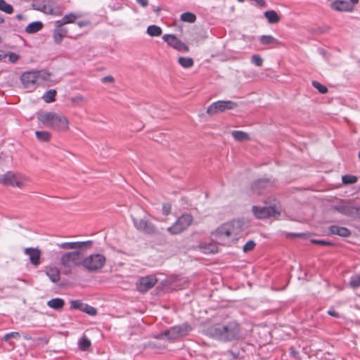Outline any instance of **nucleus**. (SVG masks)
Instances as JSON below:
<instances>
[{"label": "nucleus", "instance_id": "obj_1", "mask_svg": "<svg viewBox=\"0 0 360 360\" xmlns=\"http://www.w3.org/2000/svg\"><path fill=\"white\" fill-rule=\"evenodd\" d=\"M243 231V220L237 219L222 224L216 229L212 236L217 243L230 246L242 236Z\"/></svg>", "mask_w": 360, "mask_h": 360}, {"label": "nucleus", "instance_id": "obj_2", "mask_svg": "<svg viewBox=\"0 0 360 360\" xmlns=\"http://www.w3.org/2000/svg\"><path fill=\"white\" fill-rule=\"evenodd\" d=\"M204 333L207 336L221 342H231L241 337L240 326L236 321L210 326L205 329Z\"/></svg>", "mask_w": 360, "mask_h": 360}, {"label": "nucleus", "instance_id": "obj_3", "mask_svg": "<svg viewBox=\"0 0 360 360\" xmlns=\"http://www.w3.org/2000/svg\"><path fill=\"white\" fill-rule=\"evenodd\" d=\"M37 118L44 127L60 132H64L69 129V121L68 118L56 112H41L37 113Z\"/></svg>", "mask_w": 360, "mask_h": 360}, {"label": "nucleus", "instance_id": "obj_4", "mask_svg": "<svg viewBox=\"0 0 360 360\" xmlns=\"http://www.w3.org/2000/svg\"><path fill=\"white\" fill-rule=\"evenodd\" d=\"M83 257L80 251H72L64 253L60 257V264L65 274H69L71 269L79 265L82 266Z\"/></svg>", "mask_w": 360, "mask_h": 360}, {"label": "nucleus", "instance_id": "obj_5", "mask_svg": "<svg viewBox=\"0 0 360 360\" xmlns=\"http://www.w3.org/2000/svg\"><path fill=\"white\" fill-rule=\"evenodd\" d=\"M192 330L191 326L185 323L181 325L175 326L162 333L157 335L158 339H167L169 340H174L188 334Z\"/></svg>", "mask_w": 360, "mask_h": 360}, {"label": "nucleus", "instance_id": "obj_6", "mask_svg": "<svg viewBox=\"0 0 360 360\" xmlns=\"http://www.w3.org/2000/svg\"><path fill=\"white\" fill-rule=\"evenodd\" d=\"M106 262L105 257L99 253L91 254L82 260V266L90 272L98 271L101 269Z\"/></svg>", "mask_w": 360, "mask_h": 360}, {"label": "nucleus", "instance_id": "obj_7", "mask_svg": "<svg viewBox=\"0 0 360 360\" xmlns=\"http://www.w3.org/2000/svg\"><path fill=\"white\" fill-rule=\"evenodd\" d=\"M192 221L193 217L191 214H182L172 226L167 228V231L171 234H179L190 226Z\"/></svg>", "mask_w": 360, "mask_h": 360}, {"label": "nucleus", "instance_id": "obj_8", "mask_svg": "<svg viewBox=\"0 0 360 360\" xmlns=\"http://www.w3.org/2000/svg\"><path fill=\"white\" fill-rule=\"evenodd\" d=\"M237 106L238 104L231 101H218L214 102L207 108V113L210 115H214L218 112L235 109Z\"/></svg>", "mask_w": 360, "mask_h": 360}, {"label": "nucleus", "instance_id": "obj_9", "mask_svg": "<svg viewBox=\"0 0 360 360\" xmlns=\"http://www.w3.org/2000/svg\"><path fill=\"white\" fill-rule=\"evenodd\" d=\"M134 227L139 231L146 234H153L156 232L155 226L149 219L144 217L141 219L135 218L131 215Z\"/></svg>", "mask_w": 360, "mask_h": 360}, {"label": "nucleus", "instance_id": "obj_10", "mask_svg": "<svg viewBox=\"0 0 360 360\" xmlns=\"http://www.w3.org/2000/svg\"><path fill=\"white\" fill-rule=\"evenodd\" d=\"M26 178L19 174L8 172L0 177V183L12 186L22 187Z\"/></svg>", "mask_w": 360, "mask_h": 360}, {"label": "nucleus", "instance_id": "obj_11", "mask_svg": "<svg viewBox=\"0 0 360 360\" xmlns=\"http://www.w3.org/2000/svg\"><path fill=\"white\" fill-rule=\"evenodd\" d=\"M252 212L254 215L258 219H265L267 217H277L280 215V212L273 206L259 207L253 206Z\"/></svg>", "mask_w": 360, "mask_h": 360}, {"label": "nucleus", "instance_id": "obj_12", "mask_svg": "<svg viewBox=\"0 0 360 360\" xmlns=\"http://www.w3.org/2000/svg\"><path fill=\"white\" fill-rule=\"evenodd\" d=\"M21 82L25 89L28 91L35 89L38 84L36 71H29L24 72L20 77Z\"/></svg>", "mask_w": 360, "mask_h": 360}, {"label": "nucleus", "instance_id": "obj_13", "mask_svg": "<svg viewBox=\"0 0 360 360\" xmlns=\"http://www.w3.org/2000/svg\"><path fill=\"white\" fill-rule=\"evenodd\" d=\"M163 39L166 41L170 46L173 49L181 51H184L185 52L189 51L188 46L182 42L181 40L176 38V37L174 34H165L163 36Z\"/></svg>", "mask_w": 360, "mask_h": 360}, {"label": "nucleus", "instance_id": "obj_14", "mask_svg": "<svg viewBox=\"0 0 360 360\" xmlns=\"http://www.w3.org/2000/svg\"><path fill=\"white\" fill-rule=\"evenodd\" d=\"M158 280L154 276H148L141 278L136 283L137 290L139 292H146L152 288Z\"/></svg>", "mask_w": 360, "mask_h": 360}, {"label": "nucleus", "instance_id": "obj_15", "mask_svg": "<svg viewBox=\"0 0 360 360\" xmlns=\"http://www.w3.org/2000/svg\"><path fill=\"white\" fill-rule=\"evenodd\" d=\"M54 26L55 29L53 32V41L56 44H60L63 39L67 37L68 31L66 27H63V25H62L61 22H59L57 20L55 22Z\"/></svg>", "mask_w": 360, "mask_h": 360}, {"label": "nucleus", "instance_id": "obj_16", "mask_svg": "<svg viewBox=\"0 0 360 360\" xmlns=\"http://www.w3.org/2000/svg\"><path fill=\"white\" fill-rule=\"evenodd\" d=\"M91 243V241L65 242L58 244V246L63 250H75V251H79L80 250L89 247Z\"/></svg>", "mask_w": 360, "mask_h": 360}, {"label": "nucleus", "instance_id": "obj_17", "mask_svg": "<svg viewBox=\"0 0 360 360\" xmlns=\"http://www.w3.org/2000/svg\"><path fill=\"white\" fill-rule=\"evenodd\" d=\"M332 9L340 12H349L353 9V6L344 0H336L330 4Z\"/></svg>", "mask_w": 360, "mask_h": 360}, {"label": "nucleus", "instance_id": "obj_18", "mask_svg": "<svg viewBox=\"0 0 360 360\" xmlns=\"http://www.w3.org/2000/svg\"><path fill=\"white\" fill-rule=\"evenodd\" d=\"M25 254L29 256L32 264L34 266L39 264L41 251L38 248H27L25 249Z\"/></svg>", "mask_w": 360, "mask_h": 360}, {"label": "nucleus", "instance_id": "obj_19", "mask_svg": "<svg viewBox=\"0 0 360 360\" xmlns=\"http://www.w3.org/2000/svg\"><path fill=\"white\" fill-rule=\"evenodd\" d=\"M332 209L347 217H352L354 216V206L348 203L334 205Z\"/></svg>", "mask_w": 360, "mask_h": 360}, {"label": "nucleus", "instance_id": "obj_20", "mask_svg": "<svg viewBox=\"0 0 360 360\" xmlns=\"http://www.w3.org/2000/svg\"><path fill=\"white\" fill-rule=\"evenodd\" d=\"M328 231L329 234L337 235L342 238H348L352 234L351 231L347 228L336 225L330 226Z\"/></svg>", "mask_w": 360, "mask_h": 360}, {"label": "nucleus", "instance_id": "obj_21", "mask_svg": "<svg viewBox=\"0 0 360 360\" xmlns=\"http://www.w3.org/2000/svg\"><path fill=\"white\" fill-rule=\"evenodd\" d=\"M46 276L53 283H56L60 280V271L58 268L49 266L46 271Z\"/></svg>", "mask_w": 360, "mask_h": 360}, {"label": "nucleus", "instance_id": "obj_22", "mask_svg": "<svg viewBox=\"0 0 360 360\" xmlns=\"http://www.w3.org/2000/svg\"><path fill=\"white\" fill-rule=\"evenodd\" d=\"M270 185L271 182L268 179H259L254 182L252 188L255 192L260 193L262 188H267Z\"/></svg>", "mask_w": 360, "mask_h": 360}, {"label": "nucleus", "instance_id": "obj_23", "mask_svg": "<svg viewBox=\"0 0 360 360\" xmlns=\"http://www.w3.org/2000/svg\"><path fill=\"white\" fill-rule=\"evenodd\" d=\"M259 41L263 45L278 46L281 44V42L271 35L261 36Z\"/></svg>", "mask_w": 360, "mask_h": 360}, {"label": "nucleus", "instance_id": "obj_24", "mask_svg": "<svg viewBox=\"0 0 360 360\" xmlns=\"http://www.w3.org/2000/svg\"><path fill=\"white\" fill-rule=\"evenodd\" d=\"M47 305L53 309L60 310L65 305V301L61 298H53L47 302Z\"/></svg>", "mask_w": 360, "mask_h": 360}, {"label": "nucleus", "instance_id": "obj_25", "mask_svg": "<svg viewBox=\"0 0 360 360\" xmlns=\"http://www.w3.org/2000/svg\"><path fill=\"white\" fill-rule=\"evenodd\" d=\"M200 248L205 254H214L218 252V247L214 243H203L200 245Z\"/></svg>", "mask_w": 360, "mask_h": 360}, {"label": "nucleus", "instance_id": "obj_26", "mask_svg": "<svg viewBox=\"0 0 360 360\" xmlns=\"http://www.w3.org/2000/svg\"><path fill=\"white\" fill-rule=\"evenodd\" d=\"M43 27V24L40 21H35L30 23L25 27V32L28 34H34L39 30H41Z\"/></svg>", "mask_w": 360, "mask_h": 360}, {"label": "nucleus", "instance_id": "obj_27", "mask_svg": "<svg viewBox=\"0 0 360 360\" xmlns=\"http://www.w3.org/2000/svg\"><path fill=\"white\" fill-rule=\"evenodd\" d=\"M32 7L33 9L46 14L49 7V4H45L44 0H34L32 3Z\"/></svg>", "mask_w": 360, "mask_h": 360}, {"label": "nucleus", "instance_id": "obj_28", "mask_svg": "<svg viewBox=\"0 0 360 360\" xmlns=\"http://www.w3.org/2000/svg\"><path fill=\"white\" fill-rule=\"evenodd\" d=\"M36 72L39 84L41 83H47L50 81V77L51 76V72L44 70L36 71Z\"/></svg>", "mask_w": 360, "mask_h": 360}, {"label": "nucleus", "instance_id": "obj_29", "mask_svg": "<svg viewBox=\"0 0 360 360\" xmlns=\"http://www.w3.org/2000/svg\"><path fill=\"white\" fill-rule=\"evenodd\" d=\"M264 16L267 19L268 22L271 24H276L281 20V18L278 13L273 10L265 11Z\"/></svg>", "mask_w": 360, "mask_h": 360}, {"label": "nucleus", "instance_id": "obj_30", "mask_svg": "<svg viewBox=\"0 0 360 360\" xmlns=\"http://www.w3.org/2000/svg\"><path fill=\"white\" fill-rule=\"evenodd\" d=\"M62 11H60L59 6L53 2L49 3V7L46 14L53 15L55 16H58L62 14Z\"/></svg>", "mask_w": 360, "mask_h": 360}, {"label": "nucleus", "instance_id": "obj_31", "mask_svg": "<svg viewBox=\"0 0 360 360\" xmlns=\"http://www.w3.org/2000/svg\"><path fill=\"white\" fill-rule=\"evenodd\" d=\"M79 17V15H77L73 13H70L65 15L61 20H58V21L64 25L65 24L74 22Z\"/></svg>", "mask_w": 360, "mask_h": 360}, {"label": "nucleus", "instance_id": "obj_32", "mask_svg": "<svg viewBox=\"0 0 360 360\" xmlns=\"http://www.w3.org/2000/svg\"><path fill=\"white\" fill-rule=\"evenodd\" d=\"M178 63L181 67H183L184 68H191L194 64V62H193V60L192 58L183 57V56L179 57L178 58Z\"/></svg>", "mask_w": 360, "mask_h": 360}, {"label": "nucleus", "instance_id": "obj_33", "mask_svg": "<svg viewBox=\"0 0 360 360\" xmlns=\"http://www.w3.org/2000/svg\"><path fill=\"white\" fill-rule=\"evenodd\" d=\"M231 134L233 137L238 141H244L250 139L249 135L242 131H233Z\"/></svg>", "mask_w": 360, "mask_h": 360}, {"label": "nucleus", "instance_id": "obj_34", "mask_svg": "<svg viewBox=\"0 0 360 360\" xmlns=\"http://www.w3.org/2000/svg\"><path fill=\"white\" fill-rule=\"evenodd\" d=\"M147 34L151 37H158L162 34V29L157 25H150L147 28Z\"/></svg>", "mask_w": 360, "mask_h": 360}, {"label": "nucleus", "instance_id": "obj_35", "mask_svg": "<svg viewBox=\"0 0 360 360\" xmlns=\"http://www.w3.org/2000/svg\"><path fill=\"white\" fill-rule=\"evenodd\" d=\"M56 95V91L55 89H50L44 93L42 96V99L46 103H51L55 101V97Z\"/></svg>", "mask_w": 360, "mask_h": 360}, {"label": "nucleus", "instance_id": "obj_36", "mask_svg": "<svg viewBox=\"0 0 360 360\" xmlns=\"http://www.w3.org/2000/svg\"><path fill=\"white\" fill-rule=\"evenodd\" d=\"M35 135L39 141L44 142L49 141L51 136L47 131H37Z\"/></svg>", "mask_w": 360, "mask_h": 360}, {"label": "nucleus", "instance_id": "obj_37", "mask_svg": "<svg viewBox=\"0 0 360 360\" xmlns=\"http://www.w3.org/2000/svg\"><path fill=\"white\" fill-rule=\"evenodd\" d=\"M180 18L184 22L193 23L196 20V15L191 12H185L181 15Z\"/></svg>", "mask_w": 360, "mask_h": 360}, {"label": "nucleus", "instance_id": "obj_38", "mask_svg": "<svg viewBox=\"0 0 360 360\" xmlns=\"http://www.w3.org/2000/svg\"><path fill=\"white\" fill-rule=\"evenodd\" d=\"M79 347L82 351H86L91 346V341L86 336H83L78 342Z\"/></svg>", "mask_w": 360, "mask_h": 360}, {"label": "nucleus", "instance_id": "obj_39", "mask_svg": "<svg viewBox=\"0 0 360 360\" xmlns=\"http://www.w3.org/2000/svg\"><path fill=\"white\" fill-rule=\"evenodd\" d=\"M0 11L7 14H12L13 13V7L6 3L5 0H0Z\"/></svg>", "mask_w": 360, "mask_h": 360}, {"label": "nucleus", "instance_id": "obj_40", "mask_svg": "<svg viewBox=\"0 0 360 360\" xmlns=\"http://www.w3.org/2000/svg\"><path fill=\"white\" fill-rule=\"evenodd\" d=\"M349 285L354 289L360 287V274H355L351 277Z\"/></svg>", "mask_w": 360, "mask_h": 360}, {"label": "nucleus", "instance_id": "obj_41", "mask_svg": "<svg viewBox=\"0 0 360 360\" xmlns=\"http://www.w3.org/2000/svg\"><path fill=\"white\" fill-rule=\"evenodd\" d=\"M81 311L85 312L87 314L91 316H94L97 313V310L94 307L89 306V304L85 303L84 304V307H82Z\"/></svg>", "mask_w": 360, "mask_h": 360}, {"label": "nucleus", "instance_id": "obj_42", "mask_svg": "<svg viewBox=\"0 0 360 360\" xmlns=\"http://www.w3.org/2000/svg\"><path fill=\"white\" fill-rule=\"evenodd\" d=\"M84 304L82 301L79 300H72L70 302V308L73 309H78L82 311V307H84Z\"/></svg>", "mask_w": 360, "mask_h": 360}, {"label": "nucleus", "instance_id": "obj_43", "mask_svg": "<svg viewBox=\"0 0 360 360\" xmlns=\"http://www.w3.org/2000/svg\"><path fill=\"white\" fill-rule=\"evenodd\" d=\"M312 86L316 89L321 94H326L328 91V89L326 86L321 84L319 82L316 81L312 82Z\"/></svg>", "mask_w": 360, "mask_h": 360}, {"label": "nucleus", "instance_id": "obj_44", "mask_svg": "<svg viewBox=\"0 0 360 360\" xmlns=\"http://www.w3.org/2000/svg\"><path fill=\"white\" fill-rule=\"evenodd\" d=\"M255 247V241L250 240H248L243 246V250L244 252H248L252 251Z\"/></svg>", "mask_w": 360, "mask_h": 360}, {"label": "nucleus", "instance_id": "obj_45", "mask_svg": "<svg viewBox=\"0 0 360 360\" xmlns=\"http://www.w3.org/2000/svg\"><path fill=\"white\" fill-rule=\"evenodd\" d=\"M251 62L257 67H261L263 64V59L259 55H253L251 58Z\"/></svg>", "mask_w": 360, "mask_h": 360}, {"label": "nucleus", "instance_id": "obj_46", "mask_svg": "<svg viewBox=\"0 0 360 360\" xmlns=\"http://www.w3.org/2000/svg\"><path fill=\"white\" fill-rule=\"evenodd\" d=\"M342 179L344 184H354L357 181L356 177L352 175H345Z\"/></svg>", "mask_w": 360, "mask_h": 360}, {"label": "nucleus", "instance_id": "obj_47", "mask_svg": "<svg viewBox=\"0 0 360 360\" xmlns=\"http://www.w3.org/2000/svg\"><path fill=\"white\" fill-rule=\"evenodd\" d=\"M20 337V335L18 332H11L6 334L4 337V340L5 341H8V340L11 338L15 339H19Z\"/></svg>", "mask_w": 360, "mask_h": 360}, {"label": "nucleus", "instance_id": "obj_48", "mask_svg": "<svg viewBox=\"0 0 360 360\" xmlns=\"http://www.w3.org/2000/svg\"><path fill=\"white\" fill-rule=\"evenodd\" d=\"M310 241L312 244H315V245H333V243L331 242L325 240L311 239Z\"/></svg>", "mask_w": 360, "mask_h": 360}, {"label": "nucleus", "instance_id": "obj_49", "mask_svg": "<svg viewBox=\"0 0 360 360\" xmlns=\"http://www.w3.org/2000/svg\"><path fill=\"white\" fill-rule=\"evenodd\" d=\"M172 210V206L169 203H163L162 212L164 215H167L170 213Z\"/></svg>", "mask_w": 360, "mask_h": 360}, {"label": "nucleus", "instance_id": "obj_50", "mask_svg": "<svg viewBox=\"0 0 360 360\" xmlns=\"http://www.w3.org/2000/svg\"><path fill=\"white\" fill-rule=\"evenodd\" d=\"M71 100L75 104H79V103L84 101L85 98L82 96L78 95L72 97Z\"/></svg>", "mask_w": 360, "mask_h": 360}, {"label": "nucleus", "instance_id": "obj_51", "mask_svg": "<svg viewBox=\"0 0 360 360\" xmlns=\"http://www.w3.org/2000/svg\"><path fill=\"white\" fill-rule=\"evenodd\" d=\"M103 83H113L115 82V79L112 76H105L101 79Z\"/></svg>", "mask_w": 360, "mask_h": 360}, {"label": "nucleus", "instance_id": "obj_52", "mask_svg": "<svg viewBox=\"0 0 360 360\" xmlns=\"http://www.w3.org/2000/svg\"><path fill=\"white\" fill-rule=\"evenodd\" d=\"M354 216L352 217L360 219V207L354 206Z\"/></svg>", "mask_w": 360, "mask_h": 360}, {"label": "nucleus", "instance_id": "obj_53", "mask_svg": "<svg viewBox=\"0 0 360 360\" xmlns=\"http://www.w3.org/2000/svg\"><path fill=\"white\" fill-rule=\"evenodd\" d=\"M328 314L332 316H334L335 318L340 317V315L338 312H336L334 309H330L328 311Z\"/></svg>", "mask_w": 360, "mask_h": 360}, {"label": "nucleus", "instance_id": "obj_54", "mask_svg": "<svg viewBox=\"0 0 360 360\" xmlns=\"http://www.w3.org/2000/svg\"><path fill=\"white\" fill-rule=\"evenodd\" d=\"M136 2L142 7H146L148 5V0H136Z\"/></svg>", "mask_w": 360, "mask_h": 360}, {"label": "nucleus", "instance_id": "obj_55", "mask_svg": "<svg viewBox=\"0 0 360 360\" xmlns=\"http://www.w3.org/2000/svg\"><path fill=\"white\" fill-rule=\"evenodd\" d=\"M87 24L88 23L86 22H85V21H81V22H77V25H78V26L79 27H84V26L87 25Z\"/></svg>", "mask_w": 360, "mask_h": 360}, {"label": "nucleus", "instance_id": "obj_56", "mask_svg": "<svg viewBox=\"0 0 360 360\" xmlns=\"http://www.w3.org/2000/svg\"><path fill=\"white\" fill-rule=\"evenodd\" d=\"M18 58V56L17 55H15V54L11 55L10 56V60L12 62H15V60H17Z\"/></svg>", "mask_w": 360, "mask_h": 360}, {"label": "nucleus", "instance_id": "obj_57", "mask_svg": "<svg viewBox=\"0 0 360 360\" xmlns=\"http://www.w3.org/2000/svg\"><path fill=\"white\" fill-rule=\"evenodd\" d=\"M22 336H23L24 339L27 340H31V338H32L31 336L27 333H23Z\"/></svg>", "mask_w": 360, "mask_h": 360}, {"label": "nucleus", "instance_id": "obj_58", "mask_svg": "<svg viewBox=\"0 0 360 360\" xmlns=\"http://www.w3.org/2000/svg\"><path fill=\"white\" fill-rule=\"evenodd\" d=\"M15 18L18 20H22L25 18V16L22 14H17Z\"/></svg>", "mask_w": 360, "mask_h": 360}, {"label": "nucleus", "instance_id": "obj_59", "mask_svg": "<svg viewBox=\"0 0 360 360\" xmlns=\"http://www.w3.org/2000/svg\"><path fill=\"white\" fill-rule=\"evenodd\" d=\"M4 22V18L1 16H0V24H2Z\"/></svg>", "mask_w": 360, "mask_h": 360}, {"label": "nucleus", "instance_id": "obj_60", "mask_svg": "<svg viewBox=\"0 0 360 360\" xmlns=\"http://www.w3.org/2000/svg\"><path fill=\"white\" fill-rule=\"evenodd\" d=\"M359 0H350V1H351L352 4H357V3L359 2Z\"/></svg>", "mask_w": 360, "mask_h": 360}, {"label": "nucleus", "instance_id": "obj_61", "mask_svg": "<svg viewBox=\"0 0 360 360\" xmlns=\"http://www.w3.org/2000/svg\"><path fill=\"white\" fill-rule=\"evenodd\" d=\"M290 235H291V236H298L299 234L292 233V234H290Z\"/></svg>", "mask_w": 360, "mask_h": 360}, {"label": "nucleus", "instance_id": "obj_62", "mask_svg": "<svg viewBox=\"0 0 360 360\" xmlns=\"http://www.w3.org/2000/svg\"><path fill=\"white\" fill-rule=\"evenodd\" d=\"M358 157H359V159L360 160V150H359V154H358Z\"/></svg>", "mask_w": 360, "mask_h": 360}, {"label": "nucleus", "instance_id": "obj_63", "mask_svg": "<svg viewBox=\"0 0 360 360\" xmlns=\"http://www.w3.org/2000/svg\"><path fill=\"white\" fill-rule=\"evenodd\" d=\"M240 2H243L245 0H238Z\"/></svg>", "mask_w": 360, "mask_h": 360}]
</instances>
